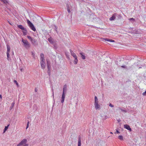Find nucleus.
I'll use <instances>...</instances> for the list:
<instances>
[{
  "label": "nucleus",
  "mask_w": 146,
  "mask_h": 146,
  "mask_svg": "<svg viewBox=\"0 0 146 146\" xmlns=\"http://www.w3.org/2000/svg\"><path fill=\"white\" fill-rule=\"evenodd\" d=\"M120 133V132L117 130H116V131L115 132V134L119 133Z\"/></svg>",
  "instance_id": "nucleus-27"
},
{
  "label": "nucleus",
  "mask_w": 146,
  "mask_h": 146,
  "mask_svg": "<svg viewBox=\"0 0 146 146\" xmlns=\"http://www.w3.org/2000/svg\"><path fill=\"white\" fill-rule=\"evenodd\" d=\"M24 31L23 32V33L24 35H26L27 33V31L26 30V29L25 30H24Z\"/></svg>",
  "instance_id": "nucleus-23"
},
{
  "label": "nucleus",
  "mask_w": 146,
  "mask_h": 146,
  "mask_svg": "<svg viewBox=\"0 0 146 146\" xmlns=\"http://www.w3.org/2000/svg\"><path fill=\"white\" fill-rule=\"evenodd\" d=\"M29 122H28L27 124V126L26 128V129H27L28 127L29 126Z\"/></svg>",
  "instance_id": "nucleus-26"
},
{
  "label": "nucleus",
  "mask_w": 146,
  "mask_h": 146,
  "mask_svg": "<svg viewBox=\"0 0 146 146\" xmlns=\"http://www.w3.org/2000/svg\"><path fill=\"white\" fill-rule=\"evenodd\" d=\"M15 102H13L12 103V104H11V106L10 107V108L11 109L13 108V107L14 106V105H15Z\"/></svg>",
  "instance_id": "nucleus-22"
},
{
  "label": "nucleus",
  "mask_w": 146,
  "mask_h": 146,
  "mask_svg": "<svg viewBox=\"0 0 146 146\" xmlns=\"http://www.w3.org/2000/svg\"><path fill=\"white\" fill-rule=\"evenodd\" d=\"M48 40L50 43L52 44L53 43V39L51 37L48 38Z\"/></svg>",
  "instance_id": "nucleus-16"
},
{
  "label": "nucleus",
  "mask_w": 146,
  "mask_h": 146,
  "mask_svg": "<svg viewBox=\"0 0 146 146\" xmlns=\"http://www.w3.org/2000/svg\"><path fill=\"white\" fill-rule=\"evenodd\" d=\"M129 19L130 20H132V21H134L135 20L134 19H133V18H131L130 19Z\"/></svg>",
  "instance_id": "nucleus-29"
},
{
  "label": "nucleus",
  "mask_w": 146,
  "mask_h": 146,
  "mask_svg": "<svg viewBox=\"0 0 146 146\" xmlns=\"http://www.w3.org/2000/svg\"><path fill=\"white\" fill-rule=\"evenodd\" d=\"M9 125H8L7 126H5V127L4 131L3 132L4 133H5V132L7 129H8V127L9 126Z\"/></svg>",
  "instance_id": "nucleus-20"
},
{
  "label": "nucleus",
  "mask_w": 146,
  "mask_h": 146,
  "mask_svg": "<svg viewBox=\"0 0 146 146\" xmlns=\"http://www.w3.org/2000/svg\"><path fill=\"white\" fill-rule=\"evenodd\" d=\"M118 138L120 140H123V136H122V135H120V136H119L118 137Z\"/></svg>",
  "instance_id": "nucleus-21"
},
{
  "label": "nucleus",
  "mask_w": 146,
  "mask_h": 146,
  "mask_svg": "<svg viewBox=\"0 0 146 146\" xmlns=\"http://www.w3.org/2000/svg\"><path fill=\"white\" fill-rule=\"evenodd\" d=\"M124 127L125 128L129 130L130 131H131V129L129 125H124Z\"/></svg>",
  "instance_id": "nucleus-8"
},
{
  "label": "nucleus",
  "mask_w": 146,
  "mask_h": 146,
  "mask_svg": "<svg viewBox=\"0 0 146 146\" xmlns=\"http://www.w3.org/2000/svg\"><path fill=\"white\" fill-rule=\"evenodd\" d=\"M47 68H48V69L49 70V68H50V65H49V64H48V61L47 62Z\"/></svg>",
  "instance_id": "nucleus-28"
},
{
  "label": "nucleus",
  "mask_w": 146,
  "mask_h": 146,
  "mask_svg": "<svg viewBox=\"0 0 146 146\" xmlns=\"http://www.w3.org/2000/svg\"><path fill=\"white\" fill-rule=\"evenodd\" d=\"M115 18V17L113 15L110 18V21H112L114 20Z\"/></svg>",
  "instance_id": "nucleus-19"
},
{
  "label": "nucleus",
  "mask_w": 146,
  "mask_h": 146,
  "mask_svg": "<svg viewBox=\"0 0 146 146\" xmlns=\"http://www.w3.org/2000/svg\"><path fill=\"white\" fill-rule=\"evenodd\" d=\"M27 140L26 139L22 140L18 145L17 146H28L29 144L27 143Z\"/></svg>",
  "instance_id": "nucleus-1"
},
{
  "label": "nucleus",
  "mask_w": 146,
  "mask_h": 146,
  "mask_svg": "<svg viewBox=\"0 0 146 146\" xmlns=\"http://www.w3.org/2000/svg\"><path fill=\"white\" fill-rule=\"evenodd\" d=\"M66 89H67V86L66 85H65L64 86V88H63V93H65V92L66 90Z\"/></svg>",
  "instance_id": "nucleus-12"
},
{
  "label": "nucleus",
  "mask_w": 146,
  "mask_h": 146,
  "mask_svg": "<svg viewBox=\"0 0 146 146\" xmlns=\"http://www.w3.org/2000/svg\"><path fill=\"white\" fill-rule=\"evenodd\" d=\"M27 23L31 29L34 31H35L36 29L35 27L33 24L29 20H27Z\"/></svg>",
  "instance_id": "nucleus-4"
},
{
  "label": "nucleus",
  "mask_w": 146,
  "mask_h": 146,
  "mask_svg": "<svg viewBox=\"0 0 146 146\" xmlns=\"http://www.w3.org/2000/svg\"><path fill=\"white\" fill-rule=\"evenodd\" d=\"M75 59L74 60V62L75 64H76L78 62V60L77 59V58H74Z\"/></svg>",
  "instance_id": "nucleus-18"
},
{
  "label": "nucleus",
  "mask_w": 146,
  "mask_h": 146,
  "mask_svg": "<svg viewBox=\"0 0 146 146\" xmlns=\"http://www.w3.org/2000/svg\"><path fill=\"white\" fill-rule=\"evenodd\" d=\"M109 106L111 107H113V106L110 103L109 104Z\"/></svg>",
  "instance_id": "nucleus-30"
},
{
  "label": "nucleus",
  "mask_w": 146,
  "mask_h": 146,
  "mask_svg": "<svg viewBox=\"0 0 146 146\" xmlns=\"http://www.w3.org/2000/svg\"><path fill=\"white\" fill-rule=\"evenodd\" d=\"M122 111H125V110H123Z\"/></svg>",
  "instance_id": "nucleus-37"
},
{
  "label": "nucleus",
  "mask_w": 146,
  "mask_h": 146,
  "mask_svg": "<svg viewBox=\"0 0 146 146\" xmlns=\"http://www.w3.org/2000/svg\"><path fill=\"white\" fill-rule=\"evenodd\" d=\"M121 67L124 68H126V66H122Z\"/></svg>",
  "instance_id": "nucleus-32"
},
{
  "label": "nucleus",
  "mask_w": 146,
  "mask_h": 146,
  "mask_svg": "<svg viewBox=\"0 0 146 146\" xmlns=\"http://www.w3.org/2000/svg\"><path fill=\"white\" fill-rule=\"evenodd\" d=\"M65 93H62V96L61 98V102L62 103H63L64 102L65 98Z\"/></svg>",
  "instance_id": "nucleus-7"
},
{
  "label": "nucleus",
  "mask_w": 146,
  "mask_h": 146,
  "mask_svg": "<svg viewBox=\"0 0 146 146\" xmlns=\"http://www.w3.org/2000/svg\"><path fill=\"white\" fill-rule=\"evenodd\" d=\"M40 60H45L44 59V54H43L41 53L40 55Z\"/></svg>",
  "instance_id": "nucleus-10"
},
{
  "label": "nucleus",
  "mask_w": 146,
  "mask_h": 146,
  "mask_svg": "<svg viewBox=\"0 0 146 146\" xmlns=\"http://www.w3.org/2000/svg\"><path fill=\"white\" fill-rule=\"evenodd\" d=\"M14 82L16 84L17 86L19 87V84H18L17 81L16 80H14Z\"/></svg>",
  "instance_id": "nucleus-24"
},
{
  "label": "nucleus",
  "mask_w": 146,
  "mask_h": 146,
  "mask_svg": "<svg viewBox=\"0 0 146 146\" xmlns=\"http://www.w3.org/2000/svg\"><path fill=\"white\" fill-rule=\"evenodd\" d=\"M1 1L3 2L4 3H7V0H1Z\"/></svg>",
  "instance_id": "nucleus-25"
},
{
  "label": "nucleus",
  "mask_w": 146,
  "mask_h": 146,
  "mask_svg": "<svg viewBox=\"0 0 146 146\" xmlns=\"http://www.w3.org/2000/svg\"><path fill=\"white\" fill-rule=\"evenodd\" d=\"M33 43L34 44L36 42V41L35 39H33Z\"/></svg>",
  "instance_id": "nucleus-34"
},
{
  "label": "nucleus",
  "mask_w": 146,
  "mask_h": 146,
  "mask_svg": "<svg viewBox=\"0 0 146 146\" xmlns=\"http://www.w3.org/2000/svg\"><path fill=\"white\" fill-rule=\"evenodd\" d=\"M27 37L30 40L31 42L32 43H33V40L32 38L31 37L29 36H27Z\"/></svg>",
  "instance_id": "nucleus-15"
},
{
  "label": "nucleus",
  "mask_w": 146,
  "mask_h": 146,
  "mask_svg": "<svg viewBox=\"0 0 146 146\" xmlns=\"http://www.w3.org/2000/svg\"><path fill=\"white\" fill-rule=\"evenodd\" d=\"M17 27L21 29V30H25V28L22 25H18Z\"/></svg>",
  "instance_id": "nucleus-11"
},
{
  "label": "nucleus",
  "mask_w": 146,
  "mask_h": 146,
  "mask_svg": "<svg viewBox=\"0 0 146 146\" xmlns=\"http://www.w3.org/2000/svg\"><path fill=\"white\" fill-rule=\"evenodd\" d=\"M70 52H71V55L74 58H77V56L76 55V54L75 53H74V52L73 51L71 50Z\"/></svg>",
  "instance_id": "nucleus-9"
},
{
  "label": "nucleus",
  "mask_w": 146,
  "mask_h": 146,
  "mask_svg": "<svg viewBox=\"0 0 146 146\" xmlns=\"http://www.w3.org/2000/svg\"><path fill=\"white\" fill-rule=\"evenodd\" d=\"M78 146H81V140L79 137L78 142Z\"/></svg>",
  "instance_id": "nucleus-14"
},
{
  "label": "nucleus",
  "mask_w": 146,
  "mask_h": 146,
  "mask_svg": "<svg viewBox=\"0 0 146 146\" xmlns=\"http://www.w3.org/2000/svg\"><path fill=\"white\" fill-rule=\"evenodd\" d=\"M143 95H146V91L143 92Z\"/></svg>",
  "instance_id": "nucleus-31"
},
{
  "label": "nucleus",
  "mask_w": 146,
  "mask_h": 146,
  "mask_svg": "<svg viewBox=\"0 0 146 146\" xmlns=\"http://www.w3.org/2000/svg\"><path fill=\"white\" fill-rule=\"evenodd\" d=\"M104 40H105L106 41H109L110 42H114L115 41L114 40H111V39H108L107 38H105L104 39Z\"/></svg>",
  "instance_id": "nucleus-17"
},
{
  "label": "nucleus",
  "mask_w": 146,
  "mask_h": 146,
  "mask_svg": "<svg viewBox=\"0 0 146 146\" xmlns=\"http://www.w3.org/2000/svg\"><path fill=\"white\" fill-rule=\"evenodd\" d=\"M22 41L24 44V46L26 48H27L30 47V44L27 40L22 39Z\"/></svg>",
  "instance_id": "nucleus-3"
},
{
  "label": "nucleus",
  "mask_w": 146,
  "mask_h": 146,
  "mask_svg": "<svg viewBox=\"0 0 146 146\" xmlns=\"http://www.w3.org/2000/svg\"><path fill=\"white\" fill-rule=\"evenodd\" d=\"M80 54L81 56L83 59L84 60L85 59V55L83 54V53L80 52Z\"/></svg>",
  "instance_id": "nucleus-13"
},
{
  "label": "nucleus",
  "mask_w": 146,
  "mask_h": 146,
  "mask_svg": "<svg viewBox=\"0 0 146 146\" xmlns=\"http://www.w3.org/2000/svg\"><path fill=\"white\" fill-rule=\"evenodd\" d=\"M110 133L113 134V133H112V132H110Z\"/></svg>",
  "instance_id": "nucleus-36"
},
{
  "label": "nucleus",
  "mask_w": 146,
  "mask_h": 146,
  "mask_svg": "<svg viewBox=\"0 0 146 146\" xmlns=\"http://www.w3.org/2000/svg\"><path fill=\"white\" fill-rule=\"evenodd\" d=\"M94 105L96 110H100V106L99 104H98V99L96 96L95 97Z\"/></svg>",
  "instance_id": "nucleus-2"
},
{
  "label": "nucleus",
  "mask_w": 146,
  "mask_h": 146,
  "mask_svg": "<svg viewBox=\"0 0 146 146\" xmlns=\"http://www.w3.org/2000/svg\"><path fill=\"white\" fill-rule=\"evenodd\" d=\"M44 61L45 60H41L40 62L41 68L43 69L45 68L46 66V64Z\"/></svg>",
  "instance_id": "nucleus-5"
},
{
  "label": "nucleus",
  "mask_w": 146,
  "mask_h": 146,
  "mask_svg": "<svg viewBox=\"0 0 146 146\" xmlns=\"http://www.w3.org/2000/svg\"><path fill=\"white\" fill-rule=\"evenodd\" d=\"M68 11L69 13H70V11L69 9H68Z\"/></svg>",
  "instance_id": "nucleus-33"
},
{
  "label": "nucleus",
  "mask_w": 146,
  "mask_h": 146,
  "mask_svg": "<svg viewBox=\"0 0 146 146\" xmlns=\"http://www.w3.org/2000/svg\"><path fill=\"white\" fill-rule=\"evenodd\" d=\"M7 59H8L9 56V52L10 50V47L9 45H7Z\"/></svg>",
  "instance_id": "nucleus-6"
},
{
  "label": "nucleus",
  "mask_w": 146,
  "mask_h": 146,
  "mask_svg": "<svg viewBox=\"0 0 146 146\" xmlns=\"http://www.w3.org/2000/svg\"><path fill=\"white\" fill-rule=\"evenodd\" d=\"M0 99H2V95L0 94Z\"/></svg>",
  "instance_id": "nucleus-35"
}]
</instances>
